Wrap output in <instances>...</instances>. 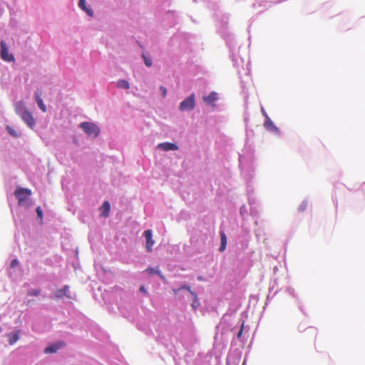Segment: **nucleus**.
Returning a JSON list of instances; mask_svg holds the SVG:
<instances>
[{"instance_id":"f257e3e1","label":"nucleus","mask_w":365,"mask_h":365,"mask_svg":"<svg viewBox=\"0 0 365 365\" xmlns=\"http://www.w3.org/2000/svg\"><path fill=\"white\" fill-rule=\"evenodd\" d=\"M80 128L88 135L93 138H96L100 133L99 128L89 122H83L80 124Z\"/></svg>"},{"instance_id":"f03ea898","label":"nucleus","mask_w":365,"mask_h":365,"mask_svg":"<svg viewBox=\"0 0 365 365\" xmlns=\"http://www.w3.org/2000/svg\"><path fill=\"white\" fill-rule=\"evenodd\" d=\"M14 195L19 200V205H23L28 197L31 195V191L27 188L18 187Z\"/></svg>"},{"instance_id":"7ed1b4c3","label":"nucleus","mask_w":365,"mask_h":365,"mask_svg":"<svg viewBox=\"0 0 365 365\" xmlns=\"http://www.w3.org/2000/svg\"><path fill=\"white\" fill-rule=\"evenodd\" d=\"M195 94L192 93L180 103L179 109L181 111L190 110L195 108Z\"/></svg>"},{"instance_id":"20e7f679","label":"nucleus","mask_w":365,"mask_h":365,"mask_svg":"<svg viewBox=\"0 0 365 365\" xmlns=\"http://www.w3.org/2000/svg\"><path fill=\"white\" fill-rule=\"evenodd\" d=\"M0 46V56L1 59L7 62L14 61L15 58L14 55L9 53L8 47L4 41H1Z\"/></svg>"},{"instance_id":"39448f33","label":"nucleus","mask_w":365,"mask_h":365,"mask_svg":"<svg viewBox=\"0 0 365 365\" xmlns=\"http://www.w3.org/2000/svg\"><path fill=\"white\" fill-rule=\"evenodd\" d=\"M20 116L29 128L31 129L34 128L36 121L31 112H29L28 110H24Z\"/></svg>"},{"instance_id":"423d86ee","label":"nucleus","mask_w":365,"mask_h":365,"mask_svg":"<svg viewBox=\"0 0 365 365\" xmlns=\"http://www.w3.org/2000/svg\"><path fill=\"white\" fill-rule=\"evenodd\" d=\"M144 236L145 237L146 244L145 249L148 252L153 251V246L155 244V241L153 239V232L150 230H147L144 232Z\"/></svg>"},{"instance_id":"0eeeda50","label":"nucleus","mask_w":365,"mask_h":365,"mask_svg":"<svg viewBox=\"0 0 365 365\" xmlns=\"http://www.w3.org/2000/svg\"><path fill=\"white\" fill-rule=\"evenodd\" d=\"M65 346V343L63 341H58L56 344H51L48 347L44 349L45 354H53L56 353L58 349L63 347Z\"/></svg>"},{"instance_id":"6e6552de","label":"nucleus","mask_w":365,"mask_h":365,"mask_svg":"<svg viewBox=\"0 0 365 365\" xmlns=\"http://www.w3.org/2000/svg\"><path fill=\"white\" fill-rule=\"evenodd\" d=\"M41 91H36L34 93L35 99L36 101V103L38 106V108L43 112H46V106L43 102L42 98H41Z\"/></svg>"},{"instance_id":"1a4fd4ad","label":"nucleus","mask_w":365,"mask_h":365,"mask_svg":"<svg viewBox=\"0 0 365 365\" xmlns=\"http://www.w3.org/2000/svg\"><path fill=\"white\" fill-rule=\"evenodd\" d=\"M202 99L205 103L208 105H211L218 99V96L216 92L212 91L208 96H203Z\"/></svg>"},{"instance_id":"9d476101","label":"nucleus","mask_w":365,"mask_h":365,"mask_svg":"<svg viewBox=\"0 0 365 365\" xmlns=\"http://www.w3.org/2000/svg\"><path fill=\"white\" fill-rule=\"evenodd\" d=\"M158 148L165 151L177 150L178 149V147L175 144L168 142L160 143Z\"/></svg>"},{"instance_id":"9b49d317","label":"nucleus","mask_w":365,"mask_h":365,"mask_svg":"<svg viewBox=\"0 0 365 365\" xmlns=\"http://www.w3.org/2000/svg\"><path fill=\"white\" fill-rule=\"evenodd\" d=\"M20 330H17L14 333H9L7 334L9 338V343L10 345L15 344L20 338Z\"/></svg>"},{"instance_id":"f8f14e48","label":"nucleus","mask_w":365,"mask_h":365,"mask_svg":"<svg viewBox=\"0 0 365 365\" xmlns=\"http://www.w3.org/2000/svg\"><path fill=\"white\" fill-rule=\"evenodd\" d=\"M265 122H264V127L268 130H272V131H278V128L274 125L272 120L269 118V117L267 115V114H265Z\"/></svg>"},{"instance_id":"ddd939ff","label":"nucleus","mask_w":365,"mask_h":365,"mask_svg":"<svg viewBox=\"0 0 365 365\" xmlns=\"http://www.w3.org/2000/svg\"><path fill=\"white\" fill-rule=\"evenodd\" d=\"M101 210H102V215L105 217H108L110 210V205L109 202L105 201L103 203Z\"/></svg>"},{"instance_id":"4468645a","label":"nucleus","mask_w":365,"mask_h":365,"mask_svg":"<svg viewBox=\"0 0 365 365\" xmlns=\"http://www.w3.org/2000/svg\"><path fill=\"white\" fill-rule=\"evenodd\" d=\"M220 235L221 245L219 247V251L223 252L225 250L226 246H227V236L223 231H221L220 232Z\"/></svg>"},{"instance_id":"2eb2a0df","label":"nucleus","mask_w":365,"mask_h":365,"mask_svg":"<svg viewBox=\"0 0 365 365\" xmlns=\"http://www.w3.org/2000/svg\"><path fill=\"white\" fill-rule=\"evenodd\" d=\"M78 6L90 16H93V12L89 6H86V1H78Z\"/></svg>"},{"instance_id":"dca6fc26","label":"nucleus","mask_w":365,"mask_h":365,"mask_svg":"<svg viewBox=\"0 0 365 365\" xmlns=\"http://www.w3.org/2000/svg\"><path fill=\"white\" fill-rule=\"evenodd\" d=\"M68 289H69L68 286L65 285L62 289H58L56 292L55 297L56 298H61L63 296H66Z\"/></svg>"},{"instance_id":"f3484780","label":"nucleus","mask_w":365,"mask_h":365,"mask_svg":"<svg viewBox=\"0 0 365 365\" xmlns=\"http://www.w3.org/2000/svg\"><path fill=\"white\" fill-rule=\"evenodd\" d=\"M24 110H27L24 107V104L21 101L17 103L15 106V111L19 115H21Z\"/></svg>"},{"instance_id":"a211bd4d","label":"nucleus","mask_w":365,"mask_h":365,"mask_svg":"<svg viewBox=\"0 0 365 365\" xmlns=\"http://www.w3.org/2000/svg\"><path fill=\"white\" fill-rule=\"evenodd\" d=\"M117 86L120 88L128 89L130 88L129 83L125 80H120L117 83Z\"/></svg>"},{"instance_id":"6ab92c4d","label":"nucleus","mask_w":365,"mask_h":365,"mask_svg":"<svg viewBox=\"0 0 365 365\" xmlns=\"http://www.w3.org/2000/svg\"><path fill=\"white\" fill-rule=\"evenodd\" d=\"M6 130L8 131V133L13 137H19L20 135V134L16 131L14 128H12L11 126L9 125H7L6 126Z\"/></svg>"},{"instance_id":"aec40b11","label":"nucleus","mask_w":365,"mask_h":365,"mask_svg":"<svg viewBox=\"0 0 365 365\" xmlns=\"http://www.w3.org/2000/svg\"><path fill=\"white\" fill-rule=\"evenodd\" d=\"M41 293V290L38 289H32V290H30L28 292V295L29 296H34V297H37Z\"/></svg>"},{"instance_id":"412c9836","label":"nucleus","mask_w":365,"mask_h":365,"mask_svg":"<svg viewBox=\"0 0 365 365\" xmlns=\"http://www.w3.org/2000/svg\"><path fill=\"white\" fill-rule=\"evenodd\" d=\"M200 305L198 299H193L191 306L194 310H196Z\"/></svg>"},{"instance_id":"4be33fe9","label":"nucleus","mask_w":365,"mask_h":365,"mask_svg":"<svg viewBox=\"0 0 365 365\" xmlns=\"http://www.w3.org/2000/svg\"><path fill=\"white\" fill-rule=\"evenodd\" d=\"M307 207V202L303 201L298 207L299 212H304Z\"/></svg>"},{"instance_id":"5701e85b","label":"nucleus","mask_w":365,"mask_h":365,"mask_svg":"<svg viewBox=\"0 0 365 365\" xmlns=\"http://www.w3.org/2000/svg\"><path fill=\"white\" fill-rule=\"evenodd\" d=\"M143 58L144 59V63L147 66L150 67L152 66V61L150 58L146 57L145 55H143Z\"/></svg>"},{"instance_id":"b1692460","label":"nucleus","mask_w":365,"mask_h":365,"mask_svg":"<svg viewBox=\"0 0 365 365\" xmlns=\"http://www.w3.org/2000/svg\"><path fill=\"white\" fill-rule=\"evenodd\" d=\"M36 213H37L38 217H39L41 220H42L43 219V211L40 207H38L36 208Z\"/></svg>"},{"instance_id":"393cba45","label":"nucleus","mask_w":365,"mask_h":365,"mask_svg":"<svg viewBox=\"0 0 365 365\" xmlns=\"http://www.w3.org/2000/svg\"><path fill=\"white\" fill-rule=\"evenodd\" d=\"M160 89L162 91L163 97H165L167 95V89L164 86H160Z\"/></svg>"},{"instance_id":"a878e982","label":"nucleus","mask_w":365,"mask_h":365,"mask_svg":"<svg viewBox=\"0 0 365 365\" xmlns=\"http://www.w3.org/2000/svg\"><path fill=\"white\" fill-rule=\"evenodd\" d=\"M18 264H19V262L16 259H13L11 262V267L12 268L16 267Z\"/></svg>"},{"instance_id":"bb28decb","label":"nucleus","mask_w":365,"mask_h":365,"mask_svg":"<svg viewBox=\"0 0 365 365\" xmlns=\"http://www.w3.org/2000/svg\"><path fill=\"white\" fill-rule=\"evenodd\" d=\"M179 289H186L189 292L192 290L190 287L188 285H182L181 287L179 288Z\"/></svg>"},{"instance_id":"cd10ccee","label":"nucleus","mask_w":365,"mask_h":365,"mask_svg":"<svg viewBox=\"0 0 365 365\" xmlns=\"http://www.w3.org/2000/svg\"><path fill=\"white\" fill-rule=\"evenodd\" d=\"M243 327H244V322H242V325H241V329L239 331V333L237 334V337L238 338H240L241 337V335L242 334V331H243Z\"/></svg>"},{"instance_id":"c85d7f7f","label":"nucleus","mask_w":365,"mask_h":365,"mask_svg":"<svg viewBox=\"0 0 365 365\" xmlns=\"http://www.w3.org/2000/svg\"><path fill=\"white\" fill-rule=\"evenodd\" d=\"M146 272H148L149 274H152L155 273V269L154 268H148L146 269Z\"/></svg>"},{"instance_id":"c756f323","label":"nucleus","mask_w":365,"mask_h":365,"mask_svg":"<svg viewBox=\"0 0 365 365\" xmlns=\"http://www.w3.org/2000/svg\"><path fill=\"white\" fill-rule=\"evenodd\" d=\"M190 294L192 296L193 299H198V298H197V294H196L195 292H193L192 290H191V291L190 292Z\"/></svg>"},{"instance_id":"7c9ffc66","label":"nucleus","mask_w":365,"mask_h":365,"mask_svg":"<svg viewBox=\"0 0 365 365\" xmlns=\"http://www.w3.org/2000/svg\"><path fill=\"white\" fill-rule=\"evenodd\" d=\"M140 292H143V293H144V294H147V293H148V292H147L146 289H145V287H143V286H141V287H140Z\"/></svg>"},{"instance_id":"2f4dec72","label":"nucleus","mask_w":365,"mask_h":365,"mask_svg":"<svg viewBox=\"0 0 365 365\" xmlns=\"http://www.w3.org/2000/svg\"><path fill=\"white\" fill-rule=\"evenodd\" d=\"M158 275L160 276V277L161 279H165V277L161 274V272H159Z\"/></svg>"},{"instance_id":"473e14b6","label":"nucleus","mask_w":365,"mask_h":365,"mask_svg":"<svg viewBox=\"0 0 365 365\" xmlns=\"http://www.w3.org/2000/svg\"><path fill=\"white\" fill-rule=\"evenodd\" d=\"M180 289H173V292L176 294Z\"/></svg>"},{"instance_id":"72a5a7b5","label":"nucleus","mask_w":365,"mask_h":365,"mask_svg":"<svg viewBox=\"0 0 365 365\" xmlns=\"http://www.w3.org/2000/svg\"><path fill=\"white\" fill-rule=\"evenodd\" d=\"M262 111L263 115L265 116V114H267V113H265V111L263 108H262Z\"/></svg>"},{"instance_id":"f704fd0d","label":"nucleus","mask_w":365,"mask_h":365,"mask_svg":"<svg viewBox=\"0 0 365 365\" xmlns=\"http://www.w3.org/2000/svg\"><path fill=\"white\" fill-rule=\"evenodd\" d=\"M197 279H198L199 280H202V277H197Z\"/></svg>"},{"instance_id":"c9c22d12","label":"nucleus","mask_w":365,"mask_h":365,"mask_svg":"<svg viewBox=\"0 0 365 365\" xmlns=\"http://www.w3.org/2000/svg\"><path fill=\"white\" fill-rule=\"evenodd\" d=\"M159 272H160V271L155 270V273H156L157 274H159Z\"/></svg>"}]
</instances>
